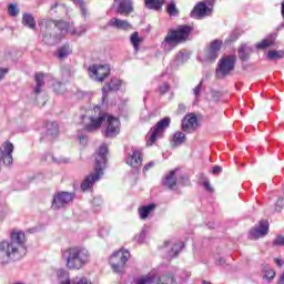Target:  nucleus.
Segmentation results:
<instances>
[{
	"instance_id": "obj_1",
	"label": "nucleus",
	"mask_w": 284,
	"mask_h": 284,
	"mask_svg": "<svg viewBox=\"0 0 284 284\" xmlns=\"http://www.w3.org/2000/svg\"><path fill=\"white\" fill-rule=\"evenodd\" d=\"M38 24L40 26V28L42 26H45V29L43 30V28H41V30L42 32H44L42 41L47 45H55V43H59V41H61V39H63V37L68 34V32H70L72 37H81L82 34H85V32H88V26L85 24L72 28L74 23L65 22L62 20H40Z\"/></svg>"
},
{
	"instance_id": "obj_2",
	"label": "nucleus",
	"mask_w": 284,
	"mask_h": 284,
	"mask_svg": "<svg viewBox=\"0 0 284 284\" xmlns=\"http://www.w3.org/2000/svg\"><path fill=\"white\" fill-rule=\"evenodd\" d=\"M11 241H0V264L8 265L10 261H21L26 256V233L13 230L10 235Z\"/></svg>"
},
{
	"instance_id": "obj_3",
	"label": "nucleus",
	"mask_w": 284,
	"mask_h": 284,
	"mask_svg": "<svg viewBox=\"0 0 284 284\" xmlns=\"http://www.w3.org/2000/svg\"><path fill=\"white\" fill-rule=\"evenodd\" d=\"M108 121V126L104 132L106 139H113L121 132V122L119 118L108 115L106 113H100L98 118H90V123L84 126L85 132H97L103 122Z\"/></svg>"
},
{
	"instance_id": "obj_4",
	"label": "nucleus",
	"mask_w": 284,
	"mask_h": 284,
	"mask_svg": "<svg viewBox=\"0 0 284 284\" xmlns=\"http://www.w3.org/2000/svg\"><path fill=\"white\" fill-rule=\"evenodd\" d=\"M105 163H108V145L102 144L99 151L95 153L94 172L88 175L81 183L82 192L90 190V187H92L94 183L101 179Z\"/></svg>"
},
{
	"instance_id": "obj_5",
	"label": "nucleus",
	"mask_w": 284,
	"mask_h": 284,
	"mask_svg": "<svg viewBox=\"0 0 284 284\" xmlns=\"http://www.w3.org/2000/svg\"><path fill=\"white\" fill-rule=\"evenodd\" d=\"M68 270H81L90 263V251L81 246H73L62 252Z\"/></svg>"
},
{
	"instance_id": "obj_6",
	"label": "nucleus",
	"mask_w": 284,
	"mask_h": 284,
	"mask_svg": "<svg viewBox=\"0 0 284 284\" xmlns=\"http://www.w3.org/2000/svg\"><path fill=\"white\" fill-rule=\"evenodd\" d=\"M194 32V27L182 24L175 29H170L164 38V48L166 50H172L180 45V43H185L190 39V34Z\"/></svg>"
},
{
	"instance_id": "obj_7",
	"label": "nucleus",
	"mask_w": 284,
	"mask_h": 284,
	"mask_svg": "<svg viewBox=\"0 0 284 284\" xmlns=\"http://www.w3.org/2000/svg\"><path fill=\"white\" fill-rule=\"evenodd\" d=\"M235 65H236V55L222 57L216 68L217 79H225V77H230V73L234 71Z\"/></svg>"
},
{
	"instance_id": "obj_8",
	"label": "nucleus",
	"mask_w": 284,
	"mask_h": 284,
	"mask_svg": "<svg viewBox=\"0 0 284 284\" xmlns=\"http://www.w3.org/2000/svg\"><path fill=\"white\" fill-rule=\"evenodd\" d=\"M171 119L169 116L160 120L148 133L146 135V145H154L156 140L163 136L166 128H170Z\"/></svg>"
},
{
	"instance_id": "obj_9",
	"label": "nucleus",
	"mask_w": 284,
	"mask_h": 284,
	"mask_svg": "<svg viewBox=\"0 0 284 284\" xmlns=\"http://www.w3.org/2000/svg\"><path fill=\"white\" fill-rule=\"evenodd\" d=\"M130 261V251H116L110 257V265L113 272H122L125 264Z\"/></svg>"
},
{
	"instance_id": "obj_10",
	"label": "nucleus",
	"mask_w": 284,
	"mask_h": 284,
	"mask_svg": "<svg viewBox=\"0 0 284 284\" xmlns=\"http://www.w3.org/2000/svg\"><path fill=\"white\" fill-rule=\"evenodd\" d=\"M89 75L94 81H99V83H103L108 77H110V65L108 64H93L89 67Z\"/></svg>"
},
{
	"instance_id": "obj_11",
	"label": "nucleus",
	"mask_w": 284,
	"mask_h": 284,
	"mask_svg": "<svg viewBox=\"0 0 284 284\" xmlns=\"http://www.w3.org/2000/svg\"><path fill=\"white\" fill-rule=\"evenodd\" d=\"M74 201V193L70 192H58L54 194L52 200V207L53 210H61V207H65V205H69Z\"/></svg>"
},
{
	"instance_id": "obj_12",
	"label": "nucleus",
	"mask_w": 284,
	"mask_h": 284,
	"mask_svg": "<svg viewBox=\"0 0 284 284\" xmlns=\"http://www.w3.org/2000/svg\"><path fill=\"white\" fill-rule=\"evenodd\" d=\"M12 152H14V145L10 142H6L0 149V170L1 165H12Z\"/></svg>"
},
{
	"instance_id": "obj_13",
	"label": "nucleus",
	"mask_w": 284,
	"mask_h": 284,
	"mask_svg": "<svg viewBox=\"0 0 284 284\" xmlns=\"http://www.w3.org/2000/svg\"><path fill=\"white\" fill-rule=\"evenodd\" d=\"M267 232H270V223H267L265 220H262L257 226L250 231L248 239H251V241L263 239V236H266Z\"/></svg>"
},
{
	"instance_id": "obj_14",
	"label": "nucleus",
	"mask_w": 284,
	"mask_h": 284,
	"mask_svg": "<svg viewBox=\"0 0 284 284\" xmlns=\"http://www.w3.org/2000/svg\"><path fill=\"white\" fill-rule=\"evenodd\" d=\"M199 128V120L194 113L187 114L182 121L183 132H194Z\"/></svg>"
},
{
	"instance_id": "obj_15",
	"label": "nucleus",
	"mask_w": 284,
	"mask_h": 284,
	"mask_svg": "<svg viewBox=\"0 0 284 284\" xmlns=\"http://www.w3.org/2000/svg\"><path fill=\"white\" fill-rule=\"evenodd\" d=\"M119 88H121V80L112 78L111 81L102 88L103 101L108 99V92H118Z\"/></svg>"
},
{
	"instance_id": "obj_16",
	"label": "nucleus",
	"mask_w": 284,
	"mask_h": 284,
	"mask_svg": "<svg viewBox=\"0 0 284 284\" xmlns=\"http://www.w3.org/2000/svg\"><path fill=\"white\" fill-rule=\"evenodd\" d=\"M126 163L131 165V168H139L143 163V153L133 149L132 154L126 159Z\"/></svg>"
},
{
	"instance_id": "obj_17",
	"label": "nucleus",
	"mask_w": 284,
	"mask_h": 284,
	"mask_svg": "<svg viewBox=\"0 0 284 284\" xmlns=\"http://www.w3.org/2000/svg\"><path fill=\"white\" fill-rule=\"evenodd\" d=\"M162 185L168 187V190H174L176 187V170L171 171L164 176Z\"/></svg>"
},
{
	"instance_id": "obj_18",
	"label": "nucleus",
	"mask_w": 284,
	"mask_h": 284,
	"mask_svg": "<svg viewBox=\"0 0 284 284\" xmlns=\"http://www.w3.org/2000/svg\"><path fill=\"white\" fill-rule=\"evenodd\" d=\"M159 278L156 271H151L146 275H142L135 280V284H154Z\"/></svg>"
},
{
	"instance_id": "obj_19",
	"label": "nucleus",
	"mask_w": 284,
	"mask_h": 284,
	"mask_svg": "<svg viewBox=\"0 0 284 284\" xmlns=\"http://www.w3.org/2000/svg\"><path fill=\"white\" fill-rule=\"evenodd\" d=\"M108 26L111 28H118V30H132V24L126 20H121L119 18H112Z\"/></svg>"
},
{
	"instance_id": "obj_20",
	"label": "nucleus",
	"mask_w": 284,
	"mask_h": 284,
	"mask_svg": "<svg viewBox=\"0 0 284 284\" xmlns=\"http://www.w3.org/2000/svg\"><path fill=\"white\" fill-rule=\"evenodd\" d=\"M207 14H210V8L204 2L197 3L191 12V17L195 18L207 17Z\"/></svg>"
},
{
	"instance_id": "obj_21",
	"label": "nucleus",
	"mask_w": 284,
	"mask_h": 284,
	"mask_svg": "<svg viewBox=\"0 0 284 284\" xmlns=\"http://www.w3.org/2000/svg\"><path fill=\"white\" fill-rule=\"evenodd\" d=\"M36 87L33 88L34 94H41V90L45 85V74L39 72L34 75Z\"/></svg>"
},
{
	"instance_id": "obj_22",
	"label": "nucleus",
	"mask_w": 284,
	"mask_h": 284,
	"mask_svg": "<svg viewBox=\"0 0 284 284\" xmlns=\"http://www.w3.org/2000/svg\"><path fill=\"white\" fill-rule=\"evenodd\" d=\"M72 54V49L70 48V44H63L57 50L55 57L63 61V59H68Z\"/></svg>"
},
{
	"instance_id": "obj_23",
	"label": "nucleus",
	"mask_w": 284,
	"mask_h": 284,
	"mask_svg": "<svg viewBox=\"0 0 284 284\" xmlns=\"http://www.w3.org/2000/svg\"><path fill=\"white\" fill-rule=\"evenodd\" d=\"M118 11L120 14H130L132 12V0H121Z\"/></svg>"
},
{
	"instance_id": "obj_24",
	"label": "nucleus",
	"mask_w": 284,
	"mask_h": 284,
	"mask_svg": "<svg viewBox=\"0 0 284 284\" xmlns=\"http://www.w3.org/2000/svg\"><path fill=\"white\" fill-rule=\"evenodd\" d=\"M253 49L252 47H248L247 44H243L242 47H240L237 54H239V59H241V61H247V59H250V54H252Z\"/></svg>"
},
{
	"instance_id": "obj_25",
	"label": "nucleus",
	"mask_w": 284,
	"mask_h": 284,
	"mask_svg": "<svg viewBox=\"0 0 284 284\" xmlns=\"http://www.w3.org/2000/svg\"><path fill=\"white\" fill-rule=\"evenodd\" d=\"M156 284H176V280L174 278V275L171 273H162L160 276L156 278Z\"/></svg>"
},
{
	"instance_id": "obj_26",
	"label": "nucleus",
	"mask_w": 284,
	"mask_h": 284,
	"mask_svg": "<svg viewBox=\"0 0 284 284\" xmlns=\"http://www.w3.org/2000/svg\"><path fill=\"white\" fill-rule=\"evenodd\" d=\"M22 24L27 28H30V30H34V28H37V21L34 20V17L30 13H23Z\"/></svg>"
},
{
	"instance_id": "obj_27",
	"label": "nucleus",
	"mask_w": 284,
	"mask_h": 284,
	"mask_svg": "<svg viewBox=\"0 0 284 284\" xmlns=\"http://www.w3.org/2000/svg\"><path fill=\"white\" fill-rule=\"evenodd\" d=\"M185 141H186L185 133L178 131L173 134L172 145L173 148H179V145H183Z\"/></svg>"
},
{
	"instance_id": "obj_28",
	"label": "nucleus",
	"mask_w": 284,
	"mask_h": 284,
	"mask_svg": "<svg viewBox=\"0 0 284 284\" xmlns=\"http://www.w3.org/2000/svg\"><path fill=\"white\" fill-rule=\"evenodd\" d=\"M149 10H161L165 3L164 0H144Z\"/></svg>"
},
{
	"instance_id": "obj_29",
	"label": "nucleus",
	"mask_w": 284,
	"mask_h": 284,
	"mask_svg": "<svg viewBox=\"0 0 284 284\" xmlns=\"http://www.w3.org/2000/svg\"><path fill=\"white\" fill-rule=\"evenodd\" d=\"M47 135L51 136V139L59 136V124L57 122L47 123Z\"/></svg>"
},
{
	"instance_id": "obj_30",
	"label": "nucleus",
	"mask_w": 284,
	"mask_h": 284,
	"mask_svg": "<svg viewBox=\"0 0 284 284\" xmlns=\"http://www.w3.org/2000/svg\"><path fill=\"white\" fill-rule=\"evenodd\" d=\"M155 207H156V205H154V204L141 206L139 209L140 219H142V221H145V219H148V216H150V212H152V210H154Z\"/></svg>"
},
{
	"instance_id": "obj_31",
	"label": "nucleus",
	"mask_w": 284,
	"mask_h": 284,
	"mask_svg": "<svg viewBox=\"0 0 284 284\" xmlns=\"http://www.w3.org/2000/svg\"><path fill=\"white\" fill-rule=\"evenodd\" d=\"M57 276H58V281L61 283V284H65L68 281H71L70 280V274L68 273V271H65L64 268H59L57 271Z\"/></svg>"
},
{
	"instance_id": "obj_32",
	"label": "nucleus",
	"mask_w": 284,
	"mask_h": 284,
	"mask_svg": "<svg viewBox=\"0 0 284 284\" xmlns=\"http://www.w3.org/2000/svg\"><path fill=\"white\" fill-rule=\"evenodd\" d=\"M182 250H183V242H178L173 244L169 253L170 258H174V256H179V252H181Z\"/></svg>"
},
{
	"instance_id": "obj_33",
	"label": "nucleus",
	"mask_w": 284,
	"mask_h": 284,
	"mask_svg": "<svg viewBox=\"0 0 284 284\" xmlns=\"http://www.w3.org/2000/svg\"><path fill=\"white\" fill-rule=\"evenodd\" d=\"M166 12L170 14V17H179V9L176 8V2L171 1L166 6Z\"/></svg>"
},
{
	"instance_id": "obj_34",
	"label": "nucleus",
	"mask_w": 284,
	"mask_h": 284,
	"mask_svg": "<svg viewBox=\"0 0 284 284\" xmlns=\"http://www.w3.org/2000/svg\"><path fill=\"white\" fill-rule=\"evenodd\" d=\"M274 45V38H267L262 40L260 43L256 44L257 50H265V48H270Z\"/></svg>"
},
{
	"instance_id": "obj_35",
	"label": "nucleus",
	"mask_w": 284,
	"mask_h": 284,
	"mask_svg": "<svg viewBox=\"0 0 284 284\" xmlns=\"http://www.w3.org/2000/svg\"><path fill=\"white\" fill-rule=\"evenodd\" d=\"M205 61H216L219 59V53L216 51H213L210 47L205 52L204 55Z\"/></svg>"
},
{
	"instance_id": "obj_36",
	"label": "nucleus",
	"mask_w": 284,
	"mask_h": 284,
	"mask_svg": "<svg viewBox=\"0 0 284 284\" xmlns=\"http://www.w3.org/2000/svg\"><path fill=\"white\" fill-rule=\"evenodd\" d=\"M142 42H143V39H141L139 37V32L132 33V36H131V43H132L134 50H139V44H141Z\"/></svg>"
},
{
	"instance_id": "obj_37",
	"label": "nucleus",
	"mask_w": 284,
	"mask_h": 284,
	"mask_svg": "<svg viewBox=\"0 0 284 284\" xmlns=\"http://www.w3.org/2000/svg\"><path fill=\"white\" fill-rule=\"evenodd\" d=\"M242 32L239 29H235L231 32V34L229 36L226 42L227 43H234V41H236L239 39V37H241Z\"/></svg>"
},
{
	"instance_id": "obj_38",
	"label": "nucleus",
	"mask_w": 284,
	"mask_h": 284,
	"mask_svg": "<svg viewBox=\"0 0 284 284\" xmlns=\"http://www.w3.org/2000/svg\"><path fill=\"white\" fill-rule=\"evenodd\" d=\"M49 156L52 159L53 163H57L58 165H63L65 163H70V159L63 158L61 155H59V156L49 155Z\"/></svg>"
},
{
	"instance_id": "obj_39",
	"label": "nucleus",
	"mask_w": 284,
	"mask_h": 284,
	"mask_svg": "<svg viewBox=\"0 0 284 284\" xmlns=\"http://www.w3.org/2000/svg\"><path fill=\"white\" fill-rule=\"evenodd\" d=\"M19 12H20V10H19V7L17 4L11 3V4L8 6L9 17H19Z\"/></svg>"
},
{
	"instance_id": "obj_40",
	"label": "nucleus",
	"mask_w": 284,
	"mask_h": 284,
	"mask_svg": "<svg viewBox=\"0 0 284 284\" xmlns=\"http://www.w3.org/2000/svg\"><path fill=\"white\" fill-rule=\"evenodd\" d=\"M75 6H78L82 12L83 17L88 16V9L85 8V2L83 0H71Z\"/></svg>"
},
{
	"instance_id": "obj_41",
	"label": "nucleus",
	"mask_w": 284,
	"mask_h": 284,
	"mask_svg": "<svg viewBox=\"0 0 284 284\" xmlns=\"http://www.w3.org/2000/svg\"><path fill=\"white\" fill-rule=\"evenodd\" d=\"M221 45H223V41L213 40L209 48L219 54L221 52Z\"/></svg>"
},
{
	"instance_id": "obj_42",
	"label": "nucleus",
	"mask_w": 284,
	"mask_h": 284,
	"mask_svg": "<svg viewBox=\"0 0 284 284\" xmlns=\"http://www.w3.org/2000/svg\"><path fill=\"white\" fill-rule=\"evenodd\" d=\"M284 52L283 51H268L267 58L271 61H274V59H283Z\"/></svg>"
},
{
	"instance_id": "obj_43",
	"label": "nucleus",
	"mask_w": 284,
	"mask_h": 284,
	"mask_svg": "<svg viewBox=\"0 0 284 284\" xmlns=\"http://www.w3.org/2000/svg\"><path fill=\"white\" fill-rule=\"evenodd\" d=\"M203 90V81H201L194 89H193V94L195 97V99H200L201 98V92Z\"/></svg>"
},
{
	"instance_id": "obj_44",
	"label": "nucleus",
	"mask_w": 284,
	"mask_h": 284,
	"mask_svg": "<svg viewBox=\"0 0 284 284\" xmlns=\"http://www.w3.org/2000/svg\"><path fill=\"white\" fill-rule=\"evenodd\" d=\"M53 90L54 92H57V94H63V92H65V85H63V83L58 82L53 85Z\"/></svg>"
},
{
	"instance_id": "obj_45",
	"label": "nucleus",
	"mask_w": 284,
	"mask_h": 284,
	"mask_svg": "<svg viewBox=\"0 0 284 284\" xmlns=\"http://www.w3.org/2000/svg\"><path fill=\"white\" fill-rule=\"evenodd\" d=\"M170 90V84L168 82L162 83L161 85H159L158 88V92L160 94H168V91Z\"/></svg>"
},
{
	"instance_id": "obj_46",
	"label": "nucleus",
	"mask_w": 284,
	"mask_h": 284,
	"mask_svg": "<svg viewBox=\"0 0 284 284\" xmlns=\"http://www.w3.org/2000/svg\"><path fill=\"white\" fill-rule=\"evenodd\" d=\"M273 245L284 246V235H277L273 241Z\"/></svg>"
},
{
	"instance_id": "obj_47",
	"label": "nucleus",
	"mask_w": 284,
	"mask_h": 284,
	"mask_svg": "<svg viewBox=\"0 0 284 284\" xmlns=\"http://www.w3.org/2000/svg\"><path fill=\"white\" fill-rule=\"evenodd\" d=\"M284 206V200L283 199H278L276 204H275V211L276 212H281V210H283Z\"/></svg>"
},
{
	"instance_id": "obj_48",
	"label": "nucleus",
	"mask_w": 284,
	"mask_h": 284,
	"mask_svg": "<svg viewBox=\"0 0 284 284\" xmlns=\"http://www.w3.org/2000/svg\"><path fill=\"white\" fill-rule=\"evenodd\" d=\"M78 139L82 145H88V136L85 135H78Z\"/></svg>"
},
{
	"instance_id": "obj_49",
	"label": "nucleus",
	"mask_w": 284,
	"mask_h": 284,
	"mask_svg": "<svg viewBox=\"0 0 284 284\" xmlns=\"http://www.w3.org/2000/svg\"><path fill=\"white\" fill-rule=\"evenodd\" d=\"M146 232L142 231L138 237L139 243H143L145 241Z\"/></svg>"
},
{
	"instance_id": "obj_50",
	"label": "nucleus",
	"mask_w": 284,
	"mask_h": 284,
	"mask_svg": "<svg viewBox=\"0 0 284 284\" xmlns=\"http://www.w3.org/2000/svg\"><path fill=\"white\" fill-rule=\"evenodd\" d=\"M276 276V273L273 270L266 271L265 277L266 278H274Z\"/></svg>"
},
{
	"instance_id": "obj_51",
	"label": "nucleus",
	"mask_w": 284,
	"mask_h": 284,
	"mask_svg": "<svg viewBox=\"0 0 284 284\" xmlns=\"http://www.w3.org/2000/svg\"><path fill=\"white\" fill-rule=\"evenodd\" d=\"M8 68H0V81L3 79V77H6V74H8Z\"/></svg>"
},
{
	"instance_id": "obj_52",
	"label": "nucleus",
	"mask_w": 284,
	"mask_h": 284,
	"mask_svg": "<svg viewBox=\"0 0 284 284\" xmlns=\"http://www.w3.org/2000/svg\"><path fill=\"white\" fill-rule=\"evenodd\" d=\"M203 185H204L205 190H207V192H212V186L210 185V181L209 180L204 181Z\"/></svg>"
},
{
	"instance_id": "obj_53",
	"label": "nucleus",
	"mask_w": 284,
	"mask_h": 284,
	"mask_svg": "<svg viewBox=\"0 0 284 284\" xmlns=\"http://www.w3.org/2000/svg\"><path fill=\"white\" fill-rule=\"evenodd\" d=\"M222 170L223 169L221 166L215 165V166H213V174H221Z\"/></svg>"
},
{
	"instance_id": "obj_54",
	"label": "nucleus",
	"mask_w": 284,
	"mask_h": 284,
	"mask_svg": "<svg viewBox=\"0 0 284 284\" xmlns=\"http://www.w3.org/2000/svg\"><path fill=\"white\" fill-rule=\"evenodd\" d=\"M150 168H154V162H149L148 164H145L144 172H148V170H150Z\"/></svg>"
},
{
	"instance_id": "obj_55",
	"label": "nucleus",
	"mask_w": 284,
	"mask_h": 284,
	"mask_svg": "<svg viewBox=\"0 0 284 284\" xmlns=\"http://www.w3.org/2000/svg\"><path fill=\"white\" fill-rule=\"evenodd\" d=\"M274 262L276 263V265H277L278 267H283V265H284V262H283V260H281V258H275Z\"/></svg>"
},
{
	"instance_id": "obj_56",
	"label": "nucleus",
	"mask_w": 284,
	"mask_h": 284,
	"mask_svg": "<svg viewBox=\"0 0 284 284\" xmlns=\"http://www.w3.org/2000/svg\"><path fill=\"white\" fill-rule=\"evenodd\" d=\"M63 8V6H61V3L59 2H54L53 4H51V10H57V8Z\"/></svg>"
},
{
	"instance_id": "obj_57",
	"label": "nucleus",
	"mask_w": 284,
	"mask_h": 284,
	"mask_svg": "<svg viewBox=\"0 0 284 284\" xmlns=\"http://www.w3.org/2000/svg\"><path fill=\"white\" fill-rule=\"evenodd\" d=\"M176 59H178V61H181V59H183V52H179L176 54Z\"/></svg>"
},
{
	"instance_id": "obj_58",
	"label": "nucleus",
	"mask_w": 284,
	"mask_h": 284,
	"mask_svg": "<svg viewBox=\"0 0 284 284\" xmlns=\"http://www.w3.org/2000/svg\"><path fill=\"white\" fill-rule=\"evenodd\" d=\"M179 110H180L181 112H185V106H184V104H179Z\"/></svg>"
},
{
	"instance_id": "obj_59",
	"label": "nucleus",
	"mask_w": 284,
	"mask_h": 284,
	"mask_svg": "<svg viewBox=\"0 0 284 284\" xmlns=\"http://www.w3.org/2000/svg\"><path fill=\"white\" fill-rule=\"evenodd\" d=\"M103 232H105V229H102L100 234L105 235V233H103Z\"/></svg>"
},
{
	"instance_id": "obj_60",
	"label": "nucleus",
	"mask_w": 284,
	"mask_h": 284,
	"mask_svg": "<svg viewBox=\"0 0 284 284\" xmlns=\"http://www.w3.org/2000/svg\"><path fill=\"white\" fill-rule=\"evenodd\" d=\"M164 245H165V246L170 245V242H165Z\"/></svg>"
},
{
	"instance_id": "obj_61",
	"label": "nucleus",
	"mask_w": 284,
	"mask_h": 284,
	"mask_svg": "<svg viewBox=\"0 0 284 284\" xmlns=\"http://www.w3.org/2000/svg\"><path fill=\"white\" fill-rule=\"evenodd\" d=\"M185 181H186V183H190V180L186 179Z\"/></svg>"
}]
</instances>
